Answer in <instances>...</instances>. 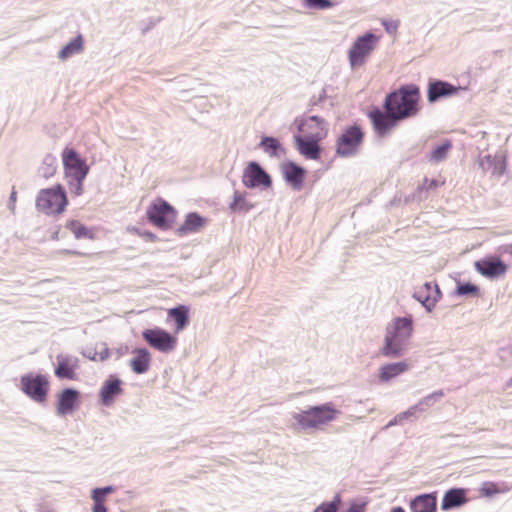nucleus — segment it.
Returning <instances> with one entry per match:
<instances>
[{"instance_id": "f257e3e1", "label": "nucleus", "mask_w": 512, "mask_h": 512, "mask_svg": "<svg viewBox=\"0 0 512 512\" xmlns=\"http://www.w3.org/2000/svg\"><path fill=\"white\" fill-rule=\"evenodd\" d=\"M420 98V88L416 84H404L385 96L383 109L391 110L403 121L419 113Z\"/></svg>"}, {"instance_id": "f03ea898", "label": "nucleus", "mask_w": 512, "mask_h": 512, "mask_svg": "<svg viewBox=\"0 0 512 512\" xmlns=\"http://www.w3.org/2000/svg\"><path fill=\"white\" fill-rule=\"evenodd\" d=\"M341 412L333 403L326 402L319 405L309 406L306 410L293 413L292 418L302 430L318 429L334 421Z\"/></svg>"}, {"instance_id": "7ed1b4c3", "label": "nucleus", "mask_w": 512, "mask_h": 512, "mask_svg": "<svg viewBox=\"0 0 512 512\" xmlns=\"http://www.w3.org/2000/svg\"><path fill=\"white\" fill-rule=\"evenodd\" d=\"M68 205L66 191L61 184L42 189L36 197V208L47 214H61Z\"/></svg>"}, {"instance_id": "20e7f679", "label": "nucleus", "mask_w": 512, "mask_h": 512, "mask_svg": "<svg viewBox=\"0 0 512 512\" xmlns=\"http://www.w3.org/2000/svg\"><path fill=\"white\" fill-rule=\"evenodd\" d=\"M365 133L360 125L353 123L346 126L336 140V154L348 158L359 153Z\"/></svg>"}, {"instance_id": "39448f33", "label": "nucleus", "mask_w": 512, "mask_h": 512, "mask_svg": "<svg viewBox=\"0 0 512 512\" xmlns=\"http://www.w3.org/2000/svg\"><path fill=\"white\" fill-rule=\"evenodd\" d=\"M20 390L34 402L43 404L50 390L48 377L41 373L24 374L20 378Z\"/></svg>"}, {"instance_id": "423d86ee", "label": "nucleus", "mask_w": 512, "mask_h": 512, "mask_svg": "<svg viewBox=\"0 0 512 512\" xmlns=\"http://www.w3.org/2000/svg\"><path fill=\"white\" fill-rule=\"evenodd\" d=\"M147 220L161 230H169L176 221L177 211L166 200L158 198L146 210Z\"/></svg>"}, {"instance_id": "0eeeda50", "label": "nucleus", "mask_w": 512, "mask_h": 512, "mask_svg": "<svg viewBox=\"0 0 512 512\" xmlns=\"http://www.w3.org/2000/svg\"><path fill=\"white\" fill-rule=\"evenodd\" d=\"M379 38L371 31L358 36L348 51V59L352 68L360 67L366 58L374 51Z\"/></svg>"}, {"instance_id": "6e6552de", "label": "nucleus", "mask_w": 512, "mask_h": 512, "mask_svg": "<svg viewBox=\"0 0 512 512\" xmlns=\"http://www.w3.org/2000/svg\"><path fill=\"white\" fill-rule=\"evenodd\" d=\"M242 184L248 189L263 191L272 187L273 180L259 162L250 161L243 170Z\"/></svg>"}, {"instance_id": "1a4fd4ad", "label": "nucleus", "mask_w": 512, "mask_h": 512, "mask_svg": "<svg viewBox=\"0 0 512 512\" xmlns=\"http://www.w3.org/2000/svg\"><path fill=\"white\" fill-rule=\"evenodd\" d=\"M142 338L148 345L162 353H170L175 350L177 338L165 329L155 327L145 329Z\"/></svg>"}, {"instance_id": "9d476101", "label": "nucleus", "mask_w": 512, "mask_h": 512, "mask_svg": "<svg viewBox=\"0 0 512 512\" xmlns=\"http://www.w3.org/2000/svg\"><path fill=\"white\" fill-rule=\"evenodd\" d=\"M368 118L372 123L375 133L379 137L387 135L393 128L398 126V124L402 121L391 110H384L380 109L379 107H373L368 112Z\"/></svg>"}, {"instance_id": "9b49d317", "label": "nucleus", "mask_w": 512, "mask_h": 512, "mask_svg": "<svg viewBox=\"0 0 512 512\" xmlns=\"http://www.w3.org/2000/svg\"><path fill=\"white\" fill-rule=\"evenodd\" d=\"M326 136L325 132H315L308 136L295 134L294 144L300 155L310 160H318L321 157V146L319 142Z\"/></svg>"}, {"instance_id": "f8f14e48", "label": "nucleus", "mask_w": 512, "mask_h": 512, "mask_svg": "<svg viewBox=\"0 0 512 512\" xmlns=\"http://www.w3.org/2000/svg\"><path fill=\"white\" fill-rule=\"evenodd\" d=\"M63 167L67 178L86 177L89 166L74 148L66 147L62 152Z\"/></svg>"}, {"instance_id": "ddd939ff", "label": "nucleus", "mask_w": 512, "mask_h": 512, "mask_svg": "<svg viewBox=\"0 0 512 512\" xmlns=\"http://www.w3.org/2000/svg\"><path fill=\"white\" fill-rule=\"evenodd\" d=\"M463 88L444 80L430 79L427 89V100L433 104L441 99L456 95Z\"/></svg>"}, {"instance_id": "4468645a", "label": "nucleus", "mask_w": 512, "mask_h": 512, "mask_svg": "<svg viewBox=\"0 0 512 512\" xmlns=\"http://www.w3.org/2000/svg\"><path fill=\"white\" fill-rule=\"evenodd\" d=\"M81 393L79 390L67 387L60 391L57 396L56 413L65 416L73 413L80 403Z\"/></svg>"}, {"instance_id": "2eb2a0df", "label": "nucleus", "mask_w": 512, "mask_h": 512, "mask_svg": "<svg viewBox=\"0 0 512 512\" xmlns=\"http://www.w3.org/2000/svg\"><path fill=\"white\" fill-rule=\"evenodd\" d=\"M281 168L286 184L293 190L300 191L307 175L306 169L292 160L284 162Z\"/></svg>"}, {"instance_id": "dca6fc26", "label": "nucleus", "mask_w": 512, "mask_h": 512, "mask_svg": "<svg viewBox=\"0 0 512 512\" xmlns=\"http://www.w3.org/2000/svg\"><path fill=\"white\" fill-rule=\"evenodd\" d=\"M122 385L123 382L119 377L109 375L99 390L100 404L105 407L111 406L115 399L123 394L124 390Z\"/></svg>"}, {"instance_id": "f3484780", "label": "nucleus", "mask_w": 512, "mask_h": 512, "mask_svg": "<svg viewBox=\"0 0 512 512\" xmlns=\"http://www.w3.org/2000/svg\"><path fill=\"white\" fill-rule=\"evenodd\" d=\"M475 269L482 276L495 279L506 273L508 266L498 257H485L475 262Z\"/></svg>"}, {"instance_id": "a211bd4d", "label": "nucleus", "mask_w": 512, "mask_h": 512, "mask_svg": "<svg viewBox=\"0 0 512 512\" xmlns=\"http://www.w3.org/2000/svg\"><path fill=\"white\" fill-rule=\"evenodd\" d=\"M479 166L484 172H490L492 176L500 178L506 172L507 157L502 153L487 154L479 158Z\"/></svg>"}, {"instance_id": "6ab92c4d", "label": "nucleus", "mask_w": 512, "mask_h": 512, "mask_svg": "<svg viewBox=\"0 0 512 512\" xmlns=\"http://www.w3.org/2000/svg\"><path fill=\"white\" fill-rule=\"evenodd\" d=\"M57 365L54 368L55 376L58 379L76 380L77 373L76 368L78 359L69 355L59 354L56 357Z\"/></svg>"}, {"instance_id": "aec40b11", "label": "nucleus", "mask_w": 512, "mask_h": 512, "mask_svg": "<svg viewBox=\"0 0 512 512\" xmlns=\"http://www.w3.org/2000/svg\"><path fill=\"white\" fill-rule=\"evenodd\" d=\"M408 340L397 337L390 333L387 328V333L384 338V345L380 349V354L388 358H399L404 355L406 342Z\"/></svg>"}, {"instance_id": "412c9836", "label": "nucleus", "mask_w": 512, "mask_h": 512, "mask_svg": "<svg viewBox=\"0 0 512 512\" xmlns=\"http://www.w3.org/2000/svg\"><path fill=\"white\" fill-rule=\"evenodd\" d=\"M207 221V218L201 216L198 212H189L186 214L184 222L175 230V233L179 237L196 233L207 224Z\"/></svg>"}, {"instance_id": "4be33fe9", "label": "nucleus", "mask_w": 512, "mask_h": 512, "mask_svg": "<svg viewBox=\"0 0 512 512\" xmlns=\"http://www.w3.org/2000/svg\"><path fill=\"white\" fill-rule=\"evenodd\" d=\"M467 502V489L450 488L444 493V496L441 501V510L449 511L451 509L461 507Z\"/></svg>"}, {"instance_id": "5701e85b", "label": "nucleus", "mask_w": 512, "mask_h": 512, "mask_svg": "<svg viewBox=\"0 0 512 512\" xmlns=\"http://www.w3.org/2000/svg\"><path fill=\"white\" fill-rule=\"evenodd\" d=\"M410 509L412 512H436V510H437L436 492L425 493V494L416 496L410 502Z\"/></svg>"}, {"instance_id": "b1692460", "label": "nucleus", "mask_w": 512, "mask_h": 512, "mask_svg": "<svg viewBox=\"0 0 512 512\" xmlns=\"http://www.w3.org/2000/svg\"><path fill=\"white\" fill-rule=\"evenodd\" d=\"M135 356L130 360V367L135 374L146 373L151 364V353L147 348H135Z\"/></svg>"}, {"instance_id": "393cba45", "label": "nucleus", "mask_w": 512, "mask_h": 512, "mask_svg": "<svg viewBox=\"0 0 512 512\" xmlns=\"http://www.w3.org/2000/svg\"><path fill=\"white\" fill-rule=\"evenodd\" d=\"M168 319L175 323V331H183L190 322V309L186 305H177L168 310Z\"/></svg>"}, {"instance_id": "a878e982", "label": "nucleus", "mask_w": 512, "mask_h": 512, "mask_svg": "<svg viewBox=\"0 0 512 512\" xmlns=\"http://www.w3.org/2000/svg\"><path fill=\"white\" fill-rule=\"evenodd\" d=\"M410 368L406 361L388 363L380 367L379 380L381 382H389L391 379L405 373Z\"/></svg>"}, {"instance_id": "bb28decb", "label": "nucleus", "mask_w": 512, "mask_h": 512, "mask_svg": "<svg viewBox=\"0 0 512 512\" xmlns=\"http://www.w3.org/2000/svg\"><path fill=\"white\" fill-rule=\"evenodd\" d=\"M390 333L409 340L413 333V319L412 316L396 317L394 319V326Z\"/></svg>"}, {"instance_id": "cd10ccee", "label": "nucleus", "mask_w": 512, "mask_h": 512, "mask_svg": "<svg viewBox=\"0 0 512 512\" xmlns=\"http://www.w3.org/2000/svg\"><path fill=\"white\" fill-rule=\"evenodd\" d=\"M258 146L270 157L280 158L285 153L280 140L273 136H262Z\"/></svg>"}, {"instance_id": "c85d7f7f", "label": "nucleus", "mask_w": 512, "mask_h": 512, "mask_svg": "<svg viewBox=\"0 0 512 512\" xmlns=\"http://www.w3.org/2000/svg\"><path fill=\"white\" fill-rule=\"evenodd\" d=\"M247 192L234 191L233 201L230 203L229 208L232 212L236 213H248L250 210L255 208V204L250 202L246 197Z\"/></svg>"}, {"instance_id": "c756f323", "label": "nucleus", "mask_w": 512, "mask_h": 512, "mask_svg": "<svg viewBox=\"0 0 512 512\" xmlns=\"http://www.w3.org/2000/svg\"><path fill=\"white\" fill-rule=\"evenodd\" d=\"M83 36L78 34L72 38L63 48L59 51L58 57L61 60H65L75 54L80 53L83 50Z\"/></svg>"}, {"instance_id": "7c9ffc66", "label": "nucleus", "mask_w": 512, "mask_h": 512, "mask_svg": "<svg viewBox=\"0 0 512 512\" xmlns=\"http://www.w3.org/2000/svg\"><path fill=\"white\" fill-rule=\"evenodd\" d=\"M295 123L297 124L298 132H303L305 127H307L308 129L317 128L322 133L325 131L327 132L325 120L317 115H312L305 119L296 118Z\"/></svg>"}, {"instance_id": "2f4dec72", "label": "nucleus", "mask_w": 512, "mask_h": 512, "mask_svg": "<svg viewBox=\"0 0 512 512\" xmlns=\"http://www.w3.org/2000/svg\"><path fill=\"white\" fill-rule=\"evenodd\" d=\"M443 396L444 391L442 389L436 390L421 398L415 405H413L414 409H416L417 413L420 415L439 402Z\"/></svg>"}, {"instance_id": "473e14b6", "label": "nucleus", "mask_w": 512, "mask_h": 512, "mask_svg": "<svg viewBox=\"0 0 512 512\" xmlns=\"http://www.w3.org/2000/svg\"><path fill=\"white\" fill-rule=\"evenodd\" d=\"M66 228L74 234L76 239H94V233L78 220L67 221Z\"/></svg>"}, {"instance_id": "72a5a7b5", "label": "nucleus", "mask_w": 512, "mask_h": 512, "mask_svg": "<svg viewBox=\"0 0 512 512\" xmlns=\"http://www.w3.org/2000/svg\"><path fill=\"white\" fill-rule=\"evenodd\" d=\"M57 169V161L54 156L48 154L44 157L41 166L38 169V173L41 177L49 179L52 177Z\"/></svg>"}, {"instance_id": "f704fd0d", "label": "nucleus", "mask_w": 512, "mask_h": 512, "mask_svg": "<svg viewBox=\"0 0 512 512\" xmlns=\"http://www.w3.org/2000/svg\"><path fill=\"white\" fill-rule=\"evenodd\" d=\"M480 288L471 282L458 281L456 284L455 295L463 297H477L479 296Z\"/></svg>"}, {"instance_id": "c9c22d12", "label": "nucleus", "mask_w": 512, "mask_h": 512, "mask_svg": "<svg viewBox=\"0 0 512 512\" xmlns=\"http://www.w3.org/2000/svg\"><path fill=\"white\" fill-rule=\"evenodd\" d=\"M302 4L307 9L312 10H327L337 5L334 0H301Z\"/></svg>"}, {"instance_id": "e433bc0d", "label": "nucleus", "mask_w": 512, "mask_h": 512, "mask_svg": "<svg viewBox=\"0 0 512 512\" xmlns=\"http://www.w3.org/2000/svg\"><path fill=\"white\" fill-rule=\"evenodd\" d=\"M341 503V496L337 493L331 501L321 503L313 512H338Z\"/></svg>"}, {"instance_id": "4c0bfd02", "label": "nucleus", "mask_w": 512, "mask_h": 512, "mask_svg": "<svg viewBox=\"0 0 512 512\" xmlns=\"http://www.w3.org/2000/svg\"><path fill=\"white\" fill-rule=\"evenodd\" d=\"M452 144L450 141L446 140L442 144L436 146L431 153V160L435 162H440L444 160L448 154V151L451 149Z\"/></svg>"}, {"instance_id": "58836bf2", "label": "nucleus", "mask_w": 512, "mask_h": 512, "mask_svg": "<svg viewBox=\"0 0 512 512\" xmlns=\"http://www.w3.org/2000/svg\"><path fill=\"white\" fill-rule=\"evenodd\" d=\"M425 290L416 289L412 297L420 302L427 312H432L434 309L433 301L431 300V294L424 293Z\"/></svg>"}, {"instance_id": "ea45409f", "label": "nucleus", "mask_w": 512, "mask_h": 512, "mask_svg": "<svg viewBox=\"0 0 512 512\" xmlns=\"http://www.w3.org/2000/svg\"><path fill=\"white\" fill-rule=\"evenodd\" d=\"M86 177H73L68 178V184L70 192L76 196H80L83 193V181Z\"/></svg>"}, {"instance_id": "a19ab883", "label": "nucleus", "mask_w": 512, "mask_h": 512, "mask_svg": "<svg viewBox=\"0 0 512 512\" xmlns=\"http://www.w3.org/2000/svg\"><path fill=\"white\" fill-rule=\"evenodd\" d=\"M129 231L134 233L135 235L143 238L147 242L153 243V242H157L159 240V238L157 237L156 234H154L153 232L148 231V230H143L138 227H132L129 229Z\"/></svg>"}, {"instance_id": "79ce46f5", "label": "nucleus", "mask_w": 512, "mask_h": 512, "mask_svg": "<svg viewBox=\"0 0 512 512\" xmlns=\"http://www.w3.org/2000/svg\"><path fill=\"white\" fill-rule=\"evenodd\" d=\"M397 415L402 423L404 420L414 422L419 418V414L417 413L416 409H414V406L409 407L406 411L401 412Z\"/></svg>"}, {"instance_id": "37998d69", "label": "nucleus", "mask_w": 512, "mask_h": 512, "mask_svg": "<svg viewBox=\"0 0 512 512\" xmlns=\"http://www.w3.org/2000/svg\"><path fill=\"white\" fill-rule=\"evenodd\" d=\"M382 26L388 34H394L398 30L399 23L398 21L384 19L382 20Z\"/></svg>"}, {"instance_id": "c03bdc74", "label": "nucleus", "mask_w": 512, "mask_h": 512, "mask_svg": "<svg viewBox=\"0 0 512 512\" xmlns=\"http://www.w3.org/2000/svg\"><path fill=\"white\" fill-rule=\"evenodd\" d=\"M433 287L434 289L431 293V300L433 301V306L435 307L437 302L441 299L442 293L439 285L436 282H434Z\"/></svg>"}, {"instance_id": "a18cd8bd", "label": "nucleus", "mask_w": 512, "mask_h": 512, "mask_svg": "<svg viewBox=\"0 0 512 512\" xmlns=\"http://www.w3.org/2000/svg\"><path fill=\"white\" fill-rule=\"evenodd\" d=\"M91 498L93 499L94 503H101L104 502L106 499V496L102 493L100 488H94L91 492Z\"/></svg>"}, {"instance_id": "49530a36", "label": "nucleus", "mask_w": 512, "mask_h": 512, "mask_svg": "<svg viewBox=\"0 0 512 512\" xmlns=\"http://www.w3.org/2000/svg\"><path fill=\"white\" fill-rule=\"evenodd\" d=\"M96 355L99 356V360L100 361H105L109 358L110 356V350L109 348H107L106 346L104 347V349L102 351H100L99 353H95L93 356H89V358L91 360H96Z\"/></svg>"}, {"instance_id": "de8ad7c7", "label": "nucleus", "mask_w": 512, "mask_h": 512, "mask_svg": "<svg viewBox=\"0 0 512 512\" xmlns=\"http://www.w3.org/2000/svg\"><path fill=\"white\" fill-rule=\"evenodd\" d=\"M16 199H17V193L15 191V189L13 188L12 189V192L10 194V197H9V201H8V209L11 211V212H14L15 211V203H16Z\"/></svg>"}, {"instance_id": "09e8293b", "label": "nucleus", "mask_w": 512, "mask_h": 512, "mask_svg": "<svg viewBox=\"0 0 512 512\" xmlns=\"http://www.w3.org/2000/svg\"><path fill=\"white\" fill-rule=\"evenodd\" d=\"M92 512H108L104 502L94 503L92 506Z\"/></svg>"}, {"instance_id": "8fccbe9b", "label": "nucleus", "mask_w": 512, "mask_h": 512, "mask_svg": "<svg viewBox=\"0 0 512 512\" xmlns=\"http://www.w3.org/2000/svg\"><path fill=\"white\" fill-rule=\"evenodd\" d=\"M433 284L432 282H425L420 288H418L419 290H425L424 293L426 294H431L434 287H433Z\"/></svg>"}, {"instance_id": "3c124183", "label": "nucleus", "mask_w": 512, "mask_h": 512, "mask_svg": "<svg viewBox=\"0 0 512 512\" xmlns=\"http://www.w3.org/2000/svg\"><path fill=\"white\" fill-rule=\"evenodd\" d=\"M499 250L501 253L509 254L512 256V243L500 246Z\"/></svg>"}, {"instance_id": "603ef678", "label": "nucleus", "mask_w": 512, "mask_h": 512, "mask_svg": "<svg viewBox=\"0 0 512 512\" xmlns=\"http://www.w3.org/2000/svg\"><path fill=\"white\" fill-rule=\"evenodd\" d=\"M398 424H402L400 418H398V415H396L393 419H391L387 424L386 426L384 427L385 429H388L392 426H395V425H398Z\"/></svg>"}, {"instance_id": "864d4df0", "label": "nucleus", "mask_w": 512, "mask_h": 512, "mask_svg": "<svg viewBox=\"0 0 512 512\" xmlns=\"http://www.w3.org/2000/svg\"><path fill=\"white\" fill-rule=\"evenodd\" d=\"M61 252L64 253V254L73 255V256H84L85 255V253H82V252L77 251V250H70V249H64Z\"/></svg>"}, {"instance_id": "5fc2aeb1", "label": "nucleus", "mask_w": 512, "mask_h": 512, "mask_svg": "<svg viewBox=\"0 0 512 512\" xmlns=\"http://www.w3.org/2000/svg\"><path fill=\"white\" fill-rule=\"evenodd\" d=\"M99 488L106 497L115 490L113 486H105Z\"/></svg>"}, {"instance_id": "6e6d98bb", "label": "nucleus", "mask_w": 512, "mask_h": 512, "mask_svg": "<svg viewBox=\"0 0 512 512\" xmlns=\"http://www.w3.org/2000/svg\"><path fill=\"white\" fill-rule=\"evenodd\" d=\"M438 187V181L435 179H432L429 181L427 189H435Z\"/></svg>"}, {"instance_id": "4d7b16f0", "label": "nucleus", "mask_w": 512, "mask_h": 512, "mask_svg": "<svg viewBox=\"0 0 512 512\" xmlns=\"http://www.w3.org/2000/svg\"><path fill=\"white\" fill-rule=\"evenodd\" d=\"M59 229L55 230L52 235H51V239L52 240H59Z\"/></svg>"}, {"instance_id": "13d9d810", "label": "nucleus", "mask_w": 512, "mask_h": 512, "mask_svg": "<svg viewBox=\"0 0 512 512\" xmlns=\"http://www.w3.org/2000/svg\"><path fill=\"white\" fill-rule=\"evenodd\" d=\"M390 512H406L401 506L393 507Z\"/></svg>"}, {"instance_id": "bf43d9fd", "label": "nucleus", "mask_w": 512, "mask_h": 512, "mask_svg": "<svg viewBox=\"0 0 512 512\" xmlns=\"http://www.w3.org/2000/svg\"><path fill=\"white\" fill-rule=\"evenodd\" d=\"M325 98H326V92H325V90H323L317 99H318V101L322 102Z\"/></svg>"}, {"instance_id": "052dcab7", "label": "nucleus", "mask_w": 512, "mask_h": 512, "mask_svg": "<svg viewBox=\"0 0 512 512\" xmlns=\"http://www.w3.org/2000/svg\"><path fill=\"white\" fill-rule=\"evenodd\" d=\"M318 103H320V101H318V99H316L315 97H313V98L310 100V105H311V106L318 105Z\"/></svg>"}, {"instance_id": "680f3d73", "label": "nucleus", "mask_w": 512, "mask_h": 512, "mask_svg": "<svg viewBox=\"0 0 512 512\" xmlns=\"http://www.w3.org/2000/svg\"><path fill=\"white\" fill-rule=\"evenodd\" d=\"M154 25L153 22H151L150 24H148V26L146 28L143 29V33L147 32L149 29H151V27Z\"/></svg>"}, {"instance_id": "e2e57ef3", "label": "nucleus", "mask_w": 512, "mask_h": 512, "mask_svg": "<svg viewBox=\"0 0 512 512\" xmlns=\"http://www.w3.org/2000/svg\"><path fill=\"white\" fill-rule=\"evenodd\" d=\"M491 494H492L491 491H488V490L485 491V495H491Z\"/></svg>"}, {"instance_id": "0e129e2a", "label": "nucleus", "mask_w": 512, "mask_h": 512, "mask_svg": "<svg viewBox=\"0 0 512 512\" xmlns=\"http://www.w3.org/2000/svg\"><path fill=\"white\" fill-rule=\"evenodd\" d=\"M510 382L512 383V378L510 379Z\"/></svg>"}]
</instances>
